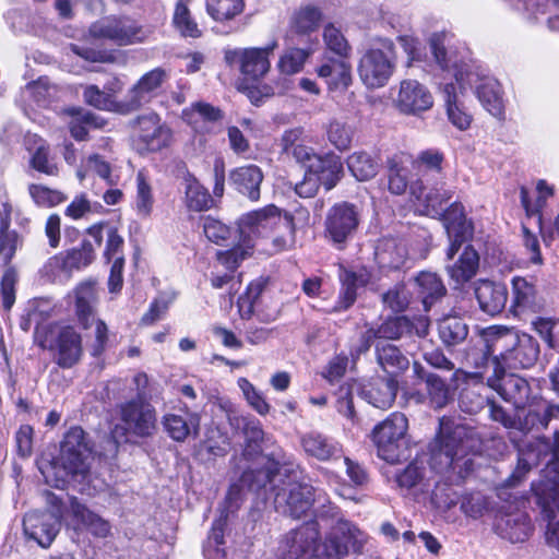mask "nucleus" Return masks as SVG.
<instances>
[{
    "mask_svg": "<svg viewBox=\"0 0 559 559\" xmlns=\"http://www.w3.org/2000/svg\"><path fill=\"white\" fill-rule=\"evenodd\" d=\"M309 51L301 48H289L280 58L277 68L283 74L292 75L301 71Z\"/></svg>",
    "mask_w": 559,
    "mask_h": 559,
    "instance_id": "nucleus-54",
    "label": "nucleus"
},
{
    "mask_svg": "<svg viewBox=\"0 0 559 559\" xmlns=\"http://www.w3.org/2000/svg\"><path fill=\"white\" fill-rule=\"evenodd\" d=\"M238 384L247 402L258 414L264 416L270 412V404L266 402L262 393L259 392L251 382L245 378H241L239 379Z\"/></svg>",
    "mask_w": 559,
    "mask_h": 559,
    "instance_id": "nucleus-60",
    "label": "nucleus"
},
{
    "mask_svg": "<svg viewBox=\"0 0 559 559\" xmlns=\"http://www.w3.org/2000/svg\"><path fill=\"white\" fill-rule=\"evenodd\" d=\"M418 297L421 298L425 310L429 308L440 298H442L447 288L438 274L423 271L415 277Z\"/></svg>",
    "mask_w": 559,
    "mask_h": 559,
    "instance_id": "nucleus-34",
    "label": "nucleus"
},
{
    "mask_svg": "<svg viewBox=\"0 0 559 559\" xmlns=\"http://www.w3.org/2000/svg\"><path fill=\"white\" fill-rule=\"evenodd\" d=\"M231 427L241 430L245 437V454L253 455L262 451L261 443L270 441L265 436L261 423L253 416H230Z\"/></svg>",
    "mask_w": 559,
    "mask_h": 559,
    "instance_id": "nucleus-28",
    "label": "nucleus"
},
{
    "mask_svg": "<svg viewBox=\"0 0 559 559\" xmlns=\"http://www.w3.org/2000/svg\"><path fill=\"white\" fill-rule=\"evenodd\" d=\"M479 308L493 317L503 311L508 301L507 286L491 281H479L475 288Z\"/></svg>",
    "mask_w": 559,
    "mask_h": 559,
    "instance_id": "nucleus-24",
    "label": "nucleus"
},
{
    "mask_svg": "<svg viewBox=\"0 0 559 559\" xmlns=\"http://www.w3.org/2000/svg\"><path fill=\"white\" fill-rule=\"evenodd\" d=\"M167 80L168 73L163 68H155L146 72L127 92L124 98L120 100L118 105V112L126 115L148 104L159 94Z\"/></svg>",
    "mask_w": 559,
    "mask_h": 559,
    "instance_id": "nucleus-17",
    "label": "nucleus"
},
{
    "mask_svg": "<svg viewBox=\"0 0 559 559\" xmlns=\"http://www.w3.org/2000/svg\"><path fill=\"white\" fill-rule=\"evenodd\" d=\"M490 365L492 376L487 379L488 385L504 401L512 403L515 407H522L530 396L531 389L527 381L513 373L506 374L504 366L498 356L491 359Z\"/></svg>",
    "mask_w": 559,
    "mask_h": 559,
    "instance_id": "nucleus-18",
    "label": "nucleus"
},
{
    "mask_svg": "<svg viewBox=\"0 0 559 559\" xmlns=\"http://www.w3.org/2000/svg\"><path fill=\"white\" fill-rule=\"evenodd\" d=\"M388 188L395 195L403 194L408 187L409 170L403 155H394L388 160Z\"/></svg>",
    "mask_w": 559,
    "mask_h": 559,
    "instance_id": "nucleus-44",
    "label": "nucleus"
},
{
    "mask_svg": "<svg viewBox=\"0 0 559 559\" xmlns=\"http://www.w3.org/2000/svg\"><path fill=\"white\" fill-rule=\"evenodd\" d=\"M488 403V397L484 396L475 386L464 388L459 396L461 411L471 415L479 413Z\"/></svg>",
    "mask_w": 559,
    "mask_h": 559,
    "instance_id": "nucleus-55",
    "label": "nucleus"
},
{
    "mask_svg": "<svg viewBox=\"0 0 559 559\" xmlns=\"http://www.w3.org/2000/svg\"><path fill=\"white\" fill-rule=\"evenodd\" d=\"M48 502L51 510L29 511L23 519V528L26 537L33 539L40 547L47 548L51 545L60 530L62 510L59 499L50 493Z\"/></svg>",
    "mask_w": 559,
    "mask_h": 559,
    "instance_id": "nucleus-13",
    "label": "nucleus"
},
{
    "mask_svg": "<svg viewBox=\"0 0 559 559\" xmlns=\"http://www.w3.org/2000/svg\"><path fill=\"white\" fill-rule=\"evenodd\" d=\"M70 510L74 520L88 530L94 536L106 537L109 533V523L90 511L85 506L80 503L78 499L71 498Z\"/></svg>",
    "mask_w": 559,
    "mask_h": 559,
    "instance_id": "nucleus-37",
    "label": "nucleus"
},
{
    "mask_svg": "<svg viewBox=\"0 0 559 559\" xmlns=\"http://www.w3.org/2000/svg\"><path fill=\"white\" fill-rule=\"evenodd\" d=\"M382 301L393 311L400 312L408 306L409 293L404 284H396L382 295Z\"/></svg>",
    "mask_w": 559,
    "mask_h": 559,
    "instance_id": "nucleus-62",
    "label": "nucleus"
},
{
    "mask_svg": "<svg viewBox=\"0 0 559 559\" xmlns=\"http://www.w3.org/2000/svg\"><path fill=\"white\" fill-rule=\"evenodd\" d=\"M347 167L359 181L372 179L379 171V164L374 157L366 152H354L347 158Z\"/></svg>",
    "mask_w": 559,
    "mask_h": 559,
    "instance_id": "nucleus-43",
    "label": "nucleus"
},
{
    "mask_svg": "<svg viewBox=\"0 0 559 559\" xmlns=\"http://www.w3.org/2000/svg\"><path fill=\"white\" fill-rule=\"evenodd\" d=\"M83 97L88 105L97 109L115 110L118 112V105L120 102L114 100L110 94L100 91L96 85L86 86Z\"/></svg>",
    "mask_w": 559,
    "mask_h": 559,
    "instance_id": "nucleus-59",
    "label": "nucleus"
},
{
    "mask_svg": "<svg viewBox=\"0 0 559 559\" xmlns=\"http://www.w3.org/2000/svg\"><path fill=\"white\" fill-rule=\"evenodd\" d=\"M476 94L488 112L500 117L503 112V102L499 83L493 79L484 80L476 88Z\"/></svg>",
    "mask_w": 559,
    "mask_h": 559,
    "instance_id": "nucleus-41",
    "label": "nucleus"
},
{
    "mask_svg": "<svg viewBox=\"0 0 559 559\" xmlns=\"http://www.w3.org/2000/svg\"><path fill=\"white\" fill-rule=\"evenodd\" d=\"M157 431V413L147 401L130 400L118 406V423L111 430L117 443L136 444Z\"/></svg>",
    "mask_w": 559,
    "mask_h": 559,
    "instance_id": "nucleus-6",
    "label": "nucleus"
},
{
    "mask_svg": "<svg viewBox=\"0 0 559 559\" xmlns=\"http://www.w3.org/2000/svg\"><path fill=\"white\" fill-rule=\"evenodd\" d=\"M374 350L378 366L389 376V378H395L409 366L408 358L394 344L385 341H378L374 343Z\"/></svg>",
    "mask_w": 559,
    "mask_h": 559,
    "instance_id": "nucleus-29",
    "label": "nucleus"
},
{
    "mask_svg": "<svg viewBox=\"0 0 559 559\" xmlns=\"http://www.w3.org/2000/svg\"><path fill=\"white\" fill-rule=\"evenodd\" d=\"M90 457L84 430L72 427L63 438L59 456L51 464L58 481L56 486L61 487L70 480L84 481L90 473Z\"/></svg>",
    "mask_w": 559,
    "mask_h": 559,
    "instance_id": "nucleus-7",
    "label": "nucleus"
},
{
    "mask_svg": "<svg viewBox=\"0 0 559 559\" xmlns=\"http://www.w3.org/2000/svg\"><path fill=\"white\" fill-rule=\"evenodd\" d=\"M359 225V213L347 202L332 206L325 218V233L330 240L342 249Z\"/></svg>",
    "mask_w": 559,
    "mask_h": 559,
    "instance_id": "nucleus-19",
    "label": "nucleus"
},
{
    "mask_svg": "<svg viewBox=\"0 0 559 559\" xmlns=\"http://www.w3.org/2000/svg\"><path fill=\"white\" fill-rule=\"evenodd\" d=\"M497 527L502 537L512 543H522L528 538L533 531L530 516L523 511L501 515Z\"/></svg>",
    "mask_w": 559,
    "mask_h": 559,
    "instance_id": "nucleus-30",
    "label": "nucleus"
},
{
    "mask_svg": "<svg viewBox=\"0 0 559 559\" xmlns=\"http://www.w3.org/2000/svg\"><path fill=\"white\" fill-rule=\"evenodd\" d=\"M86 166L91 171L104 179L108 186L115 187L118 185L120 179L119 175L114 174L110 164L100 155H91L86 160Z\"/></svg>",
    "mask_w": 559,
    "mask_h": 559,
    "instance_id": "nucleus-61",
    "label": "nucleus"
},
{
    "mask_svg": "<svg viewBox=\"0 0 559 559\" xmlns=\"http://www.w3.org/2000/svg\"><path fill=\"white\" fill-rule=\"evenodd\" d=\"M229 179L240 193L247 195L252 201L259 200L263 174L258 166L238 167L230 173Z\"/></svg>",
    "mask_w": 559,
    "mask_h": 559,
    "instance_id": "nucleus-31",
    "label": "nucleus"
},
{
    "mask_svg": "<svg viewBox=\"0 0 559 559\" xmlns=\"http://www.w3.org/2000/svg\"><path fill=\"white\" fill-rule=\"evenodd\" d=\"M163 427L176 442H183L191 435L198 436L200 429V417L188 411L185 414L167 413L162 419Z\"/></svg>",
    "mask_w": 559,
    "mask_h": 559,
    "instance_id": "nucleus-26",
    "label": "nucleus"
},
{
    "mask_svg": "<svg viewBox=\"0 0 559 559\" xmlns=\"http://www.w3.org/2000/svg\"><path fill=\"white\" fill-rule=\"evenodd\" d=\"M317 516L334 521L324 540L317 543L319 539L317 523H306L285 535L282 544L284 559H302L310 551L312 559H342L347 555L348 544L358 539L359 530L343 519L340 509L330 501L318 508Z\"/></svg>",
    "mask_w": 559,
    "mask_h": 559,
    "instance_id": "nucleus-1",
    "label": "nucleus"
},
{
    "mask_svg": "<svg viewBox=\"0 0 559 559\" xmlns=\"http://www.w3.org/2000/svg\"><path fill=\"white\" fill-rule=\"evenodd\" d=\"M396 108L405 115H419L433 106L430 91L416 80H403L394 99Z\"/></svg>",
    "mask_w": 559,
    "mask_h": 559,
    "instance_id": "nucleus-21",
    "label": "nucleus"
},
{
    "mask_svg": "<svg viewBox=\"0 0 559 559\" xmlns=\"http://www.w3.org/2000/svg\"><path fill=\"white\" fill-rule=\"evenodd\" d=\"M136 209L140 214L147 216L153 207V195L151 187L142 171H139L136 175Z\"/></svg>",
    "mask_w": 559,
    "mask_h": 559,
    "instance_id": "nucleus-63",
    "label": "nucleus"
},
{
    "mask_svg": "<svg viewBox=\"0 0 559 559\" xmlns=\"http://www.w3.org/2000/svg\"><path fill=\"white\" fill-rule=\"evenodd\" d=\"M538 195L534 204L531 203L528 191L525 187L520 190L521 203L527 216L537 215V219L542 216L540 211L546 204V200L552 195V188L545 180H539L536 186Z\"/></svg>",
    "mask_w": 559,
    "mask_h": 559,
    "instance_id": "nucleus-52",
    "label": "nucleus"
},
{
    "mask_svg": "<svg viewBox=\"0 0 559 559\" xmlns=\"http://www.w3.org/2000/svg\"><path fill=\"white\" fill-rule=\"evenodd\" d=\"M320 501L312 485L298 481H284L274 496L275 509L294 519L305 515L314 502Z\"/></svg>",
    "mask_w": 559,
    "mask_h": 559,
    "instance_id": "nucleus-14",
    "label": "nucleus"
},
{
    "mask_svg": "<svg viewBox=\"0 0 559 559\" xmlns=\"http://www.w3.org/2000/svg\"><path fill=\"white\" fill-rule=\"evenodd\" d=\"M397 393V381L395 378H383L377 380L367 391L369 403L374 407L385 409L395 401Z\"/></svg>",
    "mask_w": 559,
    "mask_h": 559,
    "instance_id": "nucleus-40",
    "label": "nucleus"
},
{
    "mask_svg": "<svg viewBox=\"0 0 559 559\" xmlns=\"http://www.w3.org/2000/svg\"><path fill=\"white\" fill-rule=\"evenodd\" d=\"M413 330V323L406 317L389 318L381 324L370 325L361 334L357 352L359 354L369 350L371 345L378 341H394L409 334Z\"/></svg>",
    "mask_w": 559,
    "mask_h": 559,
    "instance_id": "nucleus-22",
    "label": "nucleus"
},
{
    "mask_svg": "<svg viewBox=\"0 0 559 559\" xmlns=\"http://www.w3.org/2000/svg\"><path fill=\"white\" fill-rule=\"evenodd\" d=\"M408 420L402 413H392L378 424L371 432V439L377 448V454L388 463L394 464L407 455L406 432Z\"/></svg>",
    "mask_w": 559,
    "mask_h": 559,
    "instance_id": "nucleus-9",
    "label": "nucleus"
},
{
    "mask_svg": "<svg viewBox=\"0 0 559 559\" xmlns=\"http://www.w3.org/2000/svg\"><path fill=\"white\" fill-rule=\"evenodd\" d=\"M539 503L543 507V511L545 516L548 520L547 530L545 533V538L547 545L555 547L559 551V520H555V509L559 511V508L556 503L552 502L551 498H549V503H545L542 496H538Z\"/></svg>",
    "mask_w": 559,
    "mask_h": 559,
    "instance_id": "nucleus-58",
    "label": "nucleus"
},
{
    "mask_svg": "<svg viewBox=\"0 0 559 559\" xmlns=\"http://www.w3.org/2000/svg\"><path fill=\"white\" fill-rule=\"evenodd\" d=\"M512 293V307L516 313L526 310L537 311L540 308L536 288L526 278L521 276L513 277Z\"/></svg>",
    "mask_w": 559,
    "mask_h": 559,
    "instance_id": "nucleus-35",
    "label": "nucleus"
},
{
    "mask_svg": "<svg viewBox=\"0 0 559 559\" xmlns=\"http://www.w3.org/2000/svg\"><path fill=\"white\" fill-rule=\"evenodd\" d=\"M345 59L325 57L317 68L318 76L330 91H344L352 84V67Z\"/></svg>",
    "mask_w": 559,
    "mask_h": 559,
    "instance_id": "nucleus-25",
    "label": "nucleus"
},
{
    "mask_svg": "<svg viewBox=\"0 0 559 559\" xmlns=\"http://www.w3.org/2000/svg\"><path fill=\"white\" fill-rule=\"evenodd\" d=\"M309 175L320 179L326 190L332 189L343 171L341 158L335 154L318 155V163L310 164Z\"/></svg>",
    "mask_w": 559,
    "mask_h": 559,
    "instance_id": "nucleus-33",
    "label": "nucleus"
},
{
    "mask_svg": "<svg viewBox=\"0 0 559 559\" xmlns=\"http://www.w3.org/2000/svg\"><path fill=\"white\" fill-rule=\"evenodd\" d=\"M395 69L394 44L386 38L374 40L362 52L357 72L368 88L384 86Z\"/></svg>",
    "mask_w": 559,
    "mask_h": 559,
    "instance_id": "nucleus-8",
    "label": "nucleus"
},
{
    "mask_svg": "<svg viewBox=\"0 0 559 559\" xmlns=\"http://www.w3.org/2000/svg\"><path fill=\"white\" fill-rule=\"evenodd\" d=\"M438 330L441 341L447 346H454L463 342L468 334L467 325L457 317L442 319Z\"/></svg>",
    "mask_w": 559,
    "mask_h": 559,
    "instance_id": "nucleus-48",
    "label": "nucleus"
},
{
    "mask_svg": "<svg viewBox=\"0 0 559 559\" xmlns=\"http://www.w3.org/2000/svg\"><path fill=\"white\" fill-rule=\"evenodd\" d=\"M491 346L501 349L502 365L514 369L534 366L539 356V345L532 335L509 329L500 330Z\"/></svg>",
    "mask_w": 559,
    "mask_h": 559,
    "instance_id": "nucleus-11",
    "label": "nucleus"
},
{
    "mask_svg": "<svg viewBox=\"0 0 559 559\" xmlns=\"http://www.w3.org/2000/svg\"><path fill=\"white\" fill-rule=\"evenodd\" d=\"M182 186L185 203L189 210L202 212L211 207L213 203L211 194L190 173H186L182 177Z\"/></svg>",
    "mask_w": 559,
    "mask_h": 559,
    "instance_id": "nucleus-36",
    "label": "nucleus"
},
{
    "mask_svg": "<svg viewBox=\"0 0 559 559\" xmlns=\"http://www.w3.org/2000/svg\"><path fill=\"white\" fill-rule=\"evenodd\" d=\"M301 447L308 456L325 462L341 455L338 442L319 431L305 433L300 440Z\"/></svg>",
    "mask_w": 559,
    "mask_h": 559,
    "instance_id": "nucleus-27",
    "label": "nucleus"
},
{
    "mask_svg": "<svg viewBox=\"0 0 559 559\" xmlns=\"http://www.w3.org/2000/svg\"><path fill=\"white\" fill-rule=\"evenodd\" d=\"M96 290L92 283H83L75 289V313L83 329L87 330L95 324V342L92 355L103 353L108 340V329L104 321L95 320Z\"/></svg>",
    "mask_w": 559,
    "mask_h": 559,
    "instance_id": "nucleus-15",
    "label": "nucleus"
},
{
    "mask_svg": "<svg viewBox=\"0 0 559 559\" xmlns=\"http://www.w3.org/2000/svg\"><path fill=\"white\" fill-rule=\"evenodd\" d=\"M150 26L122 15H109L94 22L88 34L95 39L108 40L117 46H131L146 41L152 35Z\"/></svg>",
    "mask_w": 559,
    "mask_h": 559,
    "instance_id": "nucleus-10",
    "label": "nucleus"
},
{
    "mask_svg": "<svg viewBox=\"0 0 559 559\" xmlns=\"http://www.w3.org/2000/svg\"><path fill=\"white\" fill-rule=\"evenodd\" d=\"M376 259L382 267L400 269L407 259V249L401 241L385 238L377 247Z\"/></svg>",
    "mask_w": 559,
    "mask_h": 559,
    "instance_id": "nucleus-38",
    "label": "nucleus"
},
{
    "mask_svg": "<svg viewBox=\"0 0 559 559\" xmlns=\"http://www.w3.org/2000/svg\"><path fill=\"white\" fill-rule=\"evenodd\" d=\"M277 41L273 40L263 48H236L225 50V61L229 66H239L240 72L251 79L263 78L271 68L270 56L277 48Z\"/></svg>",
    "mask_w": 559,
    "mask_h": 559,
    "instance_id": "nucleus-16",
    "label": "nucleus"
},
{
    "mask_svg": "<svg viewBox=\"0 0 559 559\" xmlns=\"http://www.w3.org/2000/svg\"><path fill=\"white\" fill-rule=\"evenodd\" d=\"M424 190L420 182L411 186V193L420 202L424 213L442 218L450 241L445 255L448 260H453L462 245L472 236L473 226L466 219L461 203L453 202L447 207L453 195L452 190L443 187L431 188L427 193H424Z\"/></svg>",
    "mask_w": 559,
    "mask_h": 559,
    "instance_id": "nucleus-2",
    "label": "nucleus"
},
{
    "mask_svg": "<svg viewBox=\"0 0 559 559\" xmlns=\"http://www.w3.org/2000/svg\"><path fill=\"white\" fill-rule=\"evenodd\" d=\"M551 460L544 469V480L535 488L536 495L542 496L545 503L549 498L559 508V431L550 439Z\"/></svg>",
    "mask_w": 559,
    "mask_h": 559,
    "instance_id": "nucleus-23",
    "label": "nucleus"
},
{
    "mask_svg": "<svg viewBox=\"0 0 559 559\" xmlns=\"http://www.w3.org/2000/svg\"><path fill=\"white\" fill-rule=\"evenodd\" d=\"M323 20L319 7L306 4L297 9L290 17V28L299 35H309L316 32Z\"/></svg>",
    "mask_w": 559,
    "mask_h": 559,
    "instance_id": "nucleus-39",
    "label": "nucleus"
},
{
    "mask_svg": "<svg viewBox=\"0 0 559 559\" xmlns=\"http://www.w3.org/2000/svg\"><path fill=\"white\" fill-rule=\"evenodd\" d=\"M95 259V250L91 241L83 240L80 248L68 250L64 255L56 257L62 261V269L71 271L87 266Z\"/></svg>",
    "mask_w": 559,
    "mask_h": 559,
    "instance_id": "nucleus-45",
    "label": "nucleus"
},
{
    "mask_svg": "<svg viewBox=\"0 0 559 559\" xmlns=\"http://www.w3.org/2000/svg\"><path fill=\"white\" fill-rule=\"evenodd\" d=\"M426 466L424 461L414 460L401 473L396 474V483L400 488L411 490L418 488L426 489L425 484Z\"/></svg>",
    "mask_w": 559,
    "mask_h": 559,
    "instance_id": "nucleus-46",
    "label": "nucleus"
},
{
    "mask_svg": "<svg viewBox=\"0 0 559 559\" xmlns=\"http://www.w3.org/2000/svg\"><path fill=\"white\" fill-rule=\"evenodd\" d=\"M278 477L280 474H274L269 469H249L241 475V483L252 491H259L265 488L267 484L272 485V489L276 491L280 488L276 484Z\"/></svg>",
    "mask_w": 559,
    "mask_h": 559,
    "instance_id": "nucleus-53",
    "label": "nucleus"
},
{
    "mask_svg": "<svg viewBox=\"0 0 559 559\" xmlns=\"http://www.w3.org/2000/svg\"><path fill=\"white\" fill-rule=\"evenodd\" d=\"M138 139L148 151L156 152L167 147L173 139L170 128L155 112L139 116L133 121Z\"/></svg>",
    "mask_w": 559,
    "mask_h": 559,
    "instance_id": "nucleus-20",
    "label": "nucleus"
},
{
    "mask_svg": "<svg viewBox=\"0 0 559 559\" xmlns=\"http://www.w3.org/2000/svg\"><path fill=\"white\" fill-rule=\"evenodd\" d=\"M444 38L445 36L442 34H433L429 40L430 50L436 63L442 70L454 72L455 82L444 84L442 94L449 121L459 130L464 131L471 127L473 121V116L463 100L465 63L456 59L454 51L445 48Z\"/></svg>",
    "mask_w": 559,
    "mask_h": 559,
    "instance_id": "nucleus-3",
    "label": "nucleus"
},
{
    "mask_svg": "<svg viewBox=\"0 0 559 559\" xmlns=\"http://www.w3.org/2000/svg\"><path fill=\"white\" fill-rule=\"evenodd\" d=\"M31 164L37 171L49 176L57 174V166L49 157V147L41 140L32 156Z\"/></svg>",
    "mask_w": 559,
    "mask_h": 559,
    "instance_id": "nucleus-64",
    "label": "nucleus"
},
{
    "mask_svg": "<svg viewBox=\"0 0 559 559\" xmlns=\"http://www.w3.org/2000/svg\"><path fill=\"white\" fill-rule=\"evenodd\" d=\"M173 23L176 29L185 37L198 38L202 35L198 23L191 16L186 0H178L173 16Z\"/></svg>",
    "mask_w": 559,
    "mask_h": 559,
    "instance_id": "nucleus-49",
    "label": "nucleus"
},
{
    "mask_svg": "<svg viewBox=\"0 0 559 559\" xmlns=\"http://www.w3.org/2000/svg\"><path fill=\"white\" fill-rule=\"evenodd\" d=\"M282 223L281 211L275 205L243 215L239 221L241 243L226 251L217 252L218 262L234 272L239 264L251 255L253 237L263 236Z\"/></svg>",
    "mask_w": 559,
    "mask_h": 559,
    "instance_id": "nucleus-4",
    "label": "nucleus"
},
{
    "mask_svg": "<svg viewBox=\"0 0 559 559\" xmlns=\"http://www.w3.org/2000/svg\"><path fill=\"white\" fill-rule=\"evenodd\" d=\"M429 402L433 408H443L452 400V393L447 382L437 373L425 377Z\"/></svg>",
    "mask_w": 559,
    "mask_h": 559,
    "instance_id": "nucleus-47",
    "label": "nucleus"
},
{
    "mask_svg": "<svg viewBox=\"0 0 559 559\" xmlns=\"http://www.w3.org/2000/svg\"><path fill=\"white\" fill-rule=\"evenodd\" d=\"M477 441L474 428L441 418L439 432L430 449L432 467L440 471L450 468L454 460L472 451Z\"/></svg>",
    "mask_w": 559,
    "mask_h": 559,
    "instance_id": "nucleus-5",
    "label": "nucleus"
},
{
    "mask_svg": "<svg viewBox=\"0 0 559 559\" xmlns=\"http://www.w3.org/2000/svg\"><path fill=\"white\" fill-rule=\"evenodd\" d=\"M340 281L342 283V290L338 301L333 308L335 312L348 309L356 300L357 287L364 284V280L360 275L345 269L340 270Z\"/></svg>",
    "mask_w": 559,
    "mask_h": 559,
    "instance_id": "nucleus-42",
    "label": "nucleus"
},
{
    "mask_svg": "<svg viewBox=\"0 0 559 559\" xmlns=\"http://www.w3.org/2000/svg\"><path fill=\"white\" fill-rule=\"evenodd\" d=\"M323 41L326 49L338 58H348L352 47L344 34L334 24L329 23L323 28Z\"/></svg>",
    "mask_w": 559,
    "mask_h": 559,
    "instance_id": "nucleus-50",
    "label": "nucleus"
},
{
    "mask_svg": "<svg viewBox=\"0 0 559 559\" xmlns=\"http://www.w3.org/2000/svg\"><path fill=\"white\" fill-rule=\"evenodd\" d=\"M353 135L354 130L348 123L340 120L330 122L328 139L336 148L347 150L350 146Z\"/></svg>",
    "mask_w": 559,
    "mask_h": 559,
    "instance_id": "nucleus-56",
    "label": "nucleus"
},
{
    "mask_svg": "<svg viewBox=\"0 0 559 559\" xmlns=\"http://www.w3.org/2000/svg\"><path fill=\"white\" fill-rule=\"evenodd\" d=\"M39 345L52 352L55 362L64 369L75 366L83 355L82 336L70 325L49 328Z\"/></svg>",
    "mask_w": 559,
    "mask_h": 559,
    "instance_id": "nucleus-12",
    "label": "nucleus"
},
{
    "mask_svg": "<svg viewBox=\"0 0 559 559\" xmlns=\"http://www.w3.org/2000/svg\"><path fill=\"white\" fill-rule=\"evenodd\" d=\"M479 255L472 246H466L457 260L448 264L445 270L456 286L471 281L477 273Z\"/></svg>",
    "mask_w": 559,
    "mask_h": 559,
    "instance_id": "nucleus-32",
    "label": "nucleus"
},
{
    "mask_svg": "<svg viewBox=\"0 0 559 559\" xmlns=\"http://www.w3.org/2000/svg\"><path fill=\"white\" fill-rule=\"evenodd\" d=\"M243 0H206L207 13L218 22L234 19L243 10Z\"/></svg>",
    "mask_w": 559,
    "mask_h": 559,
    "instance_id": "nucleus-51",
    "label": "nucleus"
},
{
    "mask_svg": "<svg viewBox=\"0 0 559 559\" xmlns=\"http://www.w3.org/2000/svg\"><path fill=\"white\" fill-rule=\"evenodd\" d=\"M28 191L34 202L44 207L56 206L66 200V195L62 192L41 185L33 183L28 187Z\"/></svg>",
    "mask_w": 559,
    "mask_h": 559,
    "instance_id": "nucleus-57",
    "label": "nucleus"
}]
</instances>
